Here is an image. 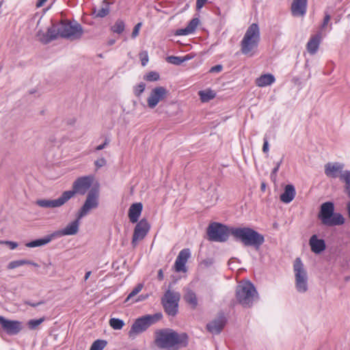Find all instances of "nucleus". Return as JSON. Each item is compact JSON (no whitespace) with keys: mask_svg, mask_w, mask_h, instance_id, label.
Masks as SVG:
<instances>
[{"mask_svg":"<svg viewBox=\"0 0 350 350\" xmlns=\"http://www.w3.org/2000/svg\"><path fill=\"white\" fill-rule=\"evenodd\" d=\"M5 243L8 245L11 250H14L18 247V243L13 241H5Z\"/></svg>","mask_w":350,"mask_h":350,"instance_id":"nucleus-52","label":"nucleus"},{"mask_svg":"<svg viewBox=\"0 0 350 350\" xmlns=\"http://www.w3.org/2000/svg\"><path fill=\"white\" fill-rule=\"evenodd\" d=\"M199 95L202 102H208L215 97L216 94L211 90L200 91Z\"/></svg>","mask_w":350,"mask_h":350,"instance_id":"nucleus-33","label":"nucleus"},{"mask_svg":"<svg viewBox=\"0 0 350 350\" xmlns=\"http://www.w3.org/2000/svg\"><path fill=\"white\" fill-rule=\"evenodd\" d=\"M180 294L171 290H167L161 299V303L165 312L172 317H174L178 312V302Z\"/></svg>","mask_w":350,"mask_h":350,"instance_id":"nucleus-10","label":"nucleus"},{"mask_svg":"<svg viewBox=\"0 0 350 350\" xmlns=\"http://www.w3.org/2000/svg\"><path fill=\"white\" fill-rule=\"evenodd\" d=\"M90 275H91V271L86 272V273L85 275V278H84L85 280H87L89 278V277L90 276Z\"/></svg>","mask_w":350,"mask_h":350,"instance_id":"nucleus-60","label":"nucleus"},{"mask_svg":"<svg viewBox=\"0 0 350 350\" xmlns=\"http://www.w3.org/2000/svg\"><path fill=\"white\" fill-rule=\"evenodd\" d=\"M166 60L168 63L177 66L184 62V59H183L182 57L173 55L167 57Z\"/></svg>","mask_w":350,"mask_h":350,"instance_id":"nucleus-40","label":"nucleus"},{"mask_svg":"<svg viewBox=\"0 0 350 350\" xmlns=\"http://www.w3.org/2000/svg\"><path fill=\"white\" fill-rule=\"evenodd\" d=\"M146 88V84L143 82L138 84L134 88V94L136 96L139 97Z\"/></svg>","mask_w":350,"mask_h":350,"instance_id":"nucleus-42","label":"nucleus"},{"mask_svg":"<svg viewBox=\"0 0 350 350\" xmlns=\"http://www.w3.org/2000/svg\"><path fill=\"white\" fill-rule=\"evenodd\" d=\"M189 257L190 251L189 249H184L179 252L174 264L176 271L185 272L187 271L185 264Z\"/></svg>","mask_w":350,"mask_h":350,"instance_id":"nucleus-19","label":"nucleus"},{"mask_svg":"<svg viewBox=\"0 0 350 350\" xmlns=\"http://www.w3.org/2000/svg\"><path fill=\"white\" fill-rule=\"evenodd\" d=\"M226 324V319L224 314H219L206 324V329L212 334H219Z\"/></svg>","mask_w":350,"mask_h":350,"instance_id":"nucleus-16","label":"nucleus"},{"mask_svg":"<svg viewBox=\"0 0 350 350\" xmlns=\"http://www.w3.org/2000/svg\"><path fill=\"white\" fill-rule=\"evenodd\" d=\"M142 25V23H138L133 28L131 36L133 38H135L139 35V29Z\"/></svg>","mask_w":350,"mask_h":350,"instance_id":"nucleus-46","label":"nucleus"},{"mask_svg":"<svg viewBox=\"0 0 350 350\" xmlns=\"http://www.w3.org/2000/svg\"><path fill=\"white\" fill-rule=\"evenodd\" d=\"M83 34L82 26L77 21L60 22V37L71 41L79 40Z\"/></svg>","mask_w":350,"mask_h":350,"instance_id":"nucleus-8","label":"nucleus"},{"mask_svg":"<svg viewBox=\"0 0 350 350\" xmlns=\"http://www.w3.org/2000/svg\"><path fill=\"white\" fill-rule=\"evenodd\" d=\"M109 325L114 329H121L124 323L121 319L112 318L109 320Z\"/></svg>","mask_w":350,"mask_h":350,"instance_id":"nucleus-36","label":"nucleus"},{"mask_svg":"<svg viewBox=\"0 0 350 350\" xmlns=\"http://www.w3.org/2000/svg\"><path fill=\"white\" fill-rule=\"evenodd\" d=\"M94 180L92 176H85L77 178L72 183V190L64 191L67 200H70L76 194L83 196L91 189Z\"/></svg>","mask_w":350,"mask_h":350,"instance_id":"nucleus-7","label":"nucleus"},{"mask_svg":"<svg viewBox=\"0 0 350 350\" xmlns=\"http://www.w3.org/2000/svg\"><path fill=\"white\" fill-rule=\"evenodd\" d=\"M53 237H55V236L53 235V233L50 235H47L46 237H45L42 239H36V240L32 241L31 242L27 243L25 244V245H26V247H36L43 246L44 245H46L49 242H51V241L52 240V239Z\"/></svg>","mask_w":350,"mask_h":350,"instance_id":"nucleus-29","label":"nucleus"},{"mask_svg":"<svg viewBox=\"0 0 350 350\" xmlns=\"http://www.w3.org/2000/svg\"><path fill=\"white\" fill-rule=\"evenodd\" d=\"M139 55L142 62V65L145 66L148 62V55L147 51H142Z\"/></svg>","mask_w":350,"mask_h":350,"instance_id":"nucleus-45","label":"nucleus"},{"mask_svg":"<svg viewBox=\"0 0 350 350\" xmlns=\"http://www.w3.org/2000/svg\"><path fill=\"white\" fill-rule=\"evenodd\" d=\"M25 304H27V305H29L32 307H36L38 306H40L41 304H44V301H39V302H37V303H31L29 301H25Z\"/></svg>","mask_w":350,"mask_h":350,"instance_id":"nucleus-55","label":"nucleus"},{"mask_svg":"<svg viewBox=\"0 0 350 350\" xmlns=\"http://www.w3.org/2000/svg\"><path fill=\"white\" fill-rule=\"evenodd\" d=\"M125 27V25L123 21L117 20L115 24L111 27V29L113 32L117 33H121L124 31Z\"/></svg>","mask_w":350,"mask_h":350,"instance_id":"nucleus-34","label":"nucleus"},{"mask_svg":"<svg viewBox=\"0 0 350 350\" xmlns=\"http://www.w3.org/2000/svg\"><path fill=\"white\" fill-rule=\"evenodd\" d=\"M159 75L157 72H150L146 76H144V79L148 81H156L159 80Z\"/></svg>","mask_w":350,"mask_h":350,"instance_id":"nucleus-41","label":"nucleus"},{"mask_svg":"<svg viewBox=\"0 0 350 350\" xmlns=\"http://www.w3.org/2000/svg\"><path fill=\"white\" fill-rule=\"evenodd\" d=\"M37 40L40 41L42 44H48L50 42V39L48 38L47 32H44L42 30L38 31L36 34Z\"/></svg>","mask_w":350,"mask_h":350,"instance_id":"nucleus-35","label":"nucleus"},{"mask_svg":"<svg viewBox=\"0 0 350 350\" xmlns=\"http://www.w3.org/2000/svg\"><path fill=\"white\" fill-rule=\"evenodd\" d=\"M68 202L64 193L63 192L60 197L54 200L40 199L36 202V204L42 208H57L63 206Z\"/></svg>","mask_w":350,"mask_h":350,"instance_id":"nucleus-17","label":"nucleus"},{"mask_svg":"<svg viewBox=\"0 0 350 350\" xmlns=\"http://www.w3.org/2000/svg\"><path fill=\"white\" fill-rule=\"evenodd\" d=\"M207 234L211 241L224 242L228 239L230 229L221 224L213 223L208 226Z\"/></svg>","mask_w":350,"mask_h":350,"instance_id":"nucleus-12","label":"nucleus"},{"mask_svg":"<svg viewBox=\"0 0 350 350\" xmlns=\"http://www.w3.org/2000/svg\"><path fill=\"white\" fill-rule=\"evenodd\" d=\"M154 342L162 349L179 350L188 345L189 336L185 332L178 333L172 329H160L154 332Z\"/></svg>","mask_w":350,"mask_h":350,"instance_id":"nucleus-1","label":"nucleus"},{"mask_svg":"<svg viewBox=\"0 0 350 350\" xmlns=\"http://www.w3.org/2000/svg\"><path fill=\"white\" fill-rule=\"evenodd\" d=\"M48 38L50 39V42L57 39L60 36V23L57 24H53L47 29Z\"/></svg>","mask_w":350,"mask_h":350,"instance_id":"nucleus-31","label":"nucleus"},{"mask_svg":"<svg viewBox=\"0 0 350 350\" xmlns=\"http://www.w3.org/2000/svg\"><path fill=\"white\" fill-rule=\"evenodd\" d=\"M309 244L312 252L315 254H320L325 250L326 245L323 239H319L316 234L312 235L310 240Z\"/></svg>","mask_w":350,"mask_h":350,"instance_id":"nucleus-21","label":"nucleus"},{"mask_svg":"<svg viewBox=\"0 0 350 350\" xmlns=\"http://www.w3.org/2000/svg\"><path fill=\"white\" fill-rule=\"evenodd\" d=\"M280 165V163H278L276 166L272 170V172H271V178L273 180H274V181L275 180L276 174H277V172H278V171L279 170Z\"/></svg>","mask_w":350,"mask_h":350,"instance_id":"nucleus-47","label":"nucleus"},{"mask_svg":"<svg viewBox=\"0 0 350 350\" xmlns=\"http://www.w3.org/2000/svg\"><path fill=\"white\" fill-rule=\"evenodd\" d=\"M81 218H79V215L77 214V218L69 223L64 228L56 231L53 233L55 237H62L75 235L79 232L80 220Z\"/></svg>","mask_w":350,"mask_h":350,"instance_id":"nucleus-18","label":"nucleus"},{"mask_svg":"<svg viewBox=\"0 0 350 350\" xmlns=\"http://www.w3.org/2000/svg\"><path fill=\"white\" fill-rule=\"evenodd\" d=\"M340 178L347 185L350 186V171H344L341 173Z\"/></svg>","mask_w":350,"mask_h":350,"instance_id":"nucleus-43","label":"nucleus"},{"mask_svg":"<svg viewBox=\"0 0 350 350\" xmlns=\"http://www.w3.org/2000/svg\"><path fill=\"white\" fill-rule=\"evenodd\" d=\"M269 150V143L267 139H264V144L262 146V151L264 152H267Z\"/></svg>","mask_w":350,"mask_h":350,"instance_id":"nucleus-53","label":"nucleus"},{"mask_svg":"<svg viewBox=\"0 0 350 350\" xmlns=\"http://www.w3.org/2000/svg\"><path fill=\"white\" fill-rule=\"evenodd\" d=\"M183 59H184V62L187 61V60H189L193 58V56L190 55H187L184 57H182Z\"/></svg>","mask_w":350,"mask_h":350,"instance_id":"nucleus-58","label":"nucleus"},{"mask_svg":"<svg viewBox=\"0 0 350 350\" xmlns=\"http://www.w3.org/2000/svg\"><path fill=\"white\" fill-rule=\"evenodd\" d=\"M260 42V29L256 23H252L247 28L241 42V51L243 54L252 57Z\"/></svg>","mask_w":350,"mask_h":350,"instance_id":"nucleus-3","label":"nucleus"},{"mask_svg":"<svg viewBox=\"0 0 350 350\" xmlns=\"http://www.w3.org/2000/svg\"><path fill=\"white\" fill-rule=\"evenodd\" d=\"M24 265H33L36 267H39V265L37 263H36L31 260H19L12 261L11 262H10V264L8 265V268L9 269H14V268H16L19 266H22Z\"/></svg>","mask_w":350,"mask_h":350,"instance_id":"nucleus-32","label":"nucleus"},{"mask_svg":"<svg viewBox=\"0 0 350 350\" xmlns=\"http://www.w3.org/2000/svg\"><path fill=\"white\" fill-rule=\"evenodd\" d=\"M107 343L106 340H96L92 343L90 350H103L106 347Z\"/></svg>","mask_w":350,"mask_h":350,"instance_id":"nucleus-37","label":"nucleus"},{"mask_svg":"<svg viewBox=\"0 0 350 350\" xmlns=\"http://www.w3.org/2000/svg\"><path fill=\"white\" fill-rule=\"evenodd\" d=\"M200 24V20L198 18L191 19L185 28L178 29L176 34L178 36L188 35L193 33L198 25Z\"/></svg>","mask_w":350,"mask_h":350,"instance_id":"nucleus-25","label":"nucleus"},{"mask_svg":"<svg viewBox=\"0 0 350 350\" xmlns=\"http://www.w3.org/2000/svg\"><path fill=\"white\" fill-rule=\"evenodd\" d=\"M308 0H293L291 5L292 14L295 16H304L306 12Z\"/></svg>","mask_w":350,"mask_h":350,"instance_id":"nucleus-20","label":"nucleus"},{"mask_svg":"<svg viewBox=\"0 0 350 350\" xmlns=\"http://www.w3.org/2000/svg\"><path fill=\"white\" fill-rule=\"evenodd\" d=\"M99 205V190L93 187L88 193L84 204L77 213L79 218L86 216L92 210L96 209Z\"/></svg>","mask_w":350,"mask_h":350,"instance_id":"nucleus-11","label":"nucleus"},{"mask_svg":"<svg viewBox=\"0 0 350 350\" xmlns=\"http://www.w3.org/2000/svg\"><path fill=\"white\" fill-rule=\"evenodd\" d=\"M183 299L187 303L192 309H196L198 305V298L195 292L187 288L183 295Z\"/></svg>","mask_w":350,"mask_h":350,"instance_id":"nucleus-26","label":"nucleus"},{"mask_svg":"<svg viewBox=\"0 0 350 350\" xmlns=\"http://www.w3.org/2000/svg\"><path fill=\"white\" fill-rule=\"evenodd\" d=\"M342 164L338 163H328L325 165V174L328 177L336 178L338 174L342 172Z\"/></svg>","mask_w":350,"mask_h":350,"instance_id":"nucleus-23","label":"nucleus"},{"mask_svg":"<svg viewBox=\"0 0 350 350\" xmlns=\"http://www.w3.org/2000/svg\"><path fill=\"white\" fill-rule=\"evenodd\" d=\"M330 15L328 14H325V16L324 17V19H323V23L321 25V28H324L327 25V23H329V20H330Z\"/></svg>","mask_w":350,"mask_h":350,"instance_id":"nucleus-51","label":"nucleus"},{"mask_svg":"<svg viewBox=\"0 0 350 350\" xmlns=\"http://www.w3.org/2000/svg\"><path fill=\"white\" fill-rule=\"evenodd\" d=\"M109 13V3L107 0L103 1L101 8L98 9L94 8L93 10V14L95 15V17L98 18H103L108 15Z\"/></svg>","mask_w":350,"mask_h":350,"instance_id":"nucleus-30","label":"nucleus"},{"mask_svg":"<svg viewBox=\"0 0 350 350\" xmlns=\"http://www.w3.org/2000/svg\"><path fill=\"white\" fill-rule=\"evenodd\" d=\"M346 190L348 192L349 196H350V186L347 185Z\"/></svg>","mask_w":350,"mask_h":350,"instance_id":"nucleus-62","label":"nucleus"},{"mask_svg":"<svg viewBox=\"0 0 350 350\" xmlns=\"http://www.w3.org/2000/svg\"><path fill=\"white\" fill-rule=\"evenodd\" d=\"M296 194L295 187L293 185L285 186L284 191L280 195V200L286 204L290 203L295 198Z\"/></svg>","mask_w":350,"mask_h":350,"instance_id":"nucleus-24","label":"nucleus"},{"mask_svg":"<svg viewBox=\"0 0 350 350\" xmlns=\"http://www.w3.org/2000/svg\"><path fill=\"white\" fill-rule=\"evenodd\" d=\"M222 70L221 65H216L210 69V72H219Z\"/></svg>","mask_w":350,"mask_h":350,"instance_id":"nucleus-50","label":"nucleus"},{"mask_svg":"<svg viewBox=\"0 0 350 350\" xmlns=\"http://www.w3.org/2000/svg\"><path fill=\"white\" fill-rule=\"evenodd\" d=\"M208 0H196V9L200 10Z\"/></svg>","mask_w":350,"mask_h":350,"instance_id":"nucleus-49","label":"nucleus"},{"mask_svg":"<svg viewBox=\"0 0 350 350\" xmlns=\"http://www.w3.org/2000/svg\"><path fill=\"white\" fill-rule=\"evenodd\" d=\"M321 36L320 33H318L310 38L307 44V50L308 51L313 55L314 54L319 46V44L321 42Z\"/></svg>","mask_w":350,"mask_h":350,"instance_id":"nucleus-27","label":"nucleus"},{"mask_svg":"<svg viewBox=\"0 0 350 350\" xmlns=\"http://www.w3.org/2000/svg\"><path fill=\"white\" fill-rule=\"evenodd\" d=\"M260 189L262 191H265L266 189V184L265 183L262 182L260 185Z\"/></svg>","mask_w":350,"mask_h":350,"instance_id":"nucleus-59","label":"nucleus"},{"mask_svg":"<svg viewBox=\"0 0 350 350\" xmlns=\"http://www.w3.org/2000/svg\"><path fill=\"white\" fill-rule=\"evenodd\" d=\"M143 206L141 202H137L131 204L129 209V217L130 221L133 224L137 222L141 215Z\"/></svg>","mask_w":350,"mask_h":350,"instance_id":"nucleus-22","label":"nucleus"},{"mask_svg":"<svg viewBox=\"0 0 350 350\" xmlns=\"http://www.w3.org/2000/svg\"><path fill=\"white\" fill-rule=\"evenodd\" d=\"M144 284L142 283L138 284L133 290L129 294L126 299H125V301H128L129 299L135 297L136 295H137L143 288Z\"/></svg>","mask_w":350,"mask_h":350,"instance_id":"nucleus-39","label":"nucleus"},{"mask_svg":"<svg viewBox=\"0 0 350 350\" xmlns=\"http://www.w3.org/2000/svg\"><path fill=\"white\" fill-rule=\"evenodd\" d=\"M44 320V317L39 319H31L27 322V325L30 329H36Z\"/></svg>","mask_w":350,"mask_h":350,"instance_id":"nucleus-38","label":"nucleus"},{"mask_svg":"<svg viewBox=\"0 0 350 350\" xmlns=\"http://www.w3.org/2000/svg\"><path fill=\"white\" fill-rule=\"evenodd\" d=\"M109 143V139L108 138H106L105 140V142L98 146L96 147L95 150L96 151L101 150L104 149Z\"/></svg>","mask_w":350,"mask_h":350,"instance_id":"nucleus-48","label":"nucleus"},{"mask_svg":"<svg viewBox=\"0 0 350 350\" xmlns=\"http://www.w3.org/2000/svg\"><path fill=\"white\" fill-rule=\"evenodd\" d=\"M162 318L161 313L146 315L135 320L129 332V336H135L146 331L150 325L157 323Z\"/></svg>","mask_w":350,"mask_h":350,"instance_id":"nucleus-9","label":"nucleus"},{"mask_svg":"<svg viewBox=\"0 0 350 350\" xmlns=\"http://www.w3.org/2000/svg\"><path fill=\"white\" fill-rule=\"evenodd\" d=\"M167 94V90L164 87L159 86L152 89L147 99L148 106L150 109L154 108L161 100L166 97Z\"/></svg>","mask_w":350,"mask_h":350,"instance_id":"nucleus-14","label":"nucleus"},{"mask_svg":"<svg viewBox=\"0 0 350 350\" xmlns=\"http://www.w3.org/2000/svg\"><path fill=\"white\" fill-rule=\"evenodd\" d=\"M0 324L3 331L9 335H16L23 329L22 322L8 320L2 316H0Z\"/></svg>","mask_w":350,"mask_h":350,"instance_id":"nucleus-15","label":"nucleus"},{"mask_svg":"<svg viewBox=\"0 0 350 350\" xmlns=\"http://www.w3.org/2000/svg\"><path fill=\"white\" fill-rule=\"evenodd\" d=\"M148 296L149 295L148 294L147 295H141L138 296V297L136 299L135 302L144 301L145 299H146L148 297Z\"/></svg>","mask_w":350,"mask_h":350,"instance_id":"nucleus-54","label":"nucleus"},{"mask_svg":"<svg viewBox=\"0 0 350 350\" xmlns=\"http://www.w3.org/2000/svg\"><path fill=\"white\" fill-rule=\"evenodd\" d=\"M107 160L104 157L98 158L97 160L94 161V165L96 166V170H98L100 167L106 165Z\"/></svg>","mask_w":350,"mask_h":350,"instance_id":"nucleus-44","label":"nucleus"},{"mask_svg":"<svg viewBox=\"0 0 350 350\" xmlns=\"http://www.w3.org/2000/svg\"><path fill=\"white\" fill-rule=\"evenodd\" d=\"M293 271L297 291L300 293H306L308 289V276L307 271L299 258H297L294 261Z\"/></svg>","mask_w":350,"mask_h":350,"instance_id":"nucleus-6","label":"nucleus"},{"mask_svg":"<svg viewBox=\"0 0 350 350\" xmlns=\"http://www.w3.org/2000/svg\"><path fill=\"white\" fill-rule=\"evenodd\" d=\"M47 0H38L36 3V7L40 8L44 5V4L46 2Z\"/></svg>","mask_w":350,"mask_h":350,"instance_id":"nucleus-56","label":"nucleus"},{"mask_svg":"<svg viewBox=\"0 0 350 350\" xmlns=\"http://www.w3.org/2000/svg\"><path fill=\"white\" fill-rule=\"evenodd\" d=\"M236 297L239 303L245 308H250L258 299V293L250 282H241L237 286Z\"/></svg>","mask_w":350,"mask_h":350,"instance_id":"nucleus-5","label":"nucleus"},{"mask_svg":"<svg viewBox=\"0 0 350 350\" xmlns=\"http://www.w3.org/2000/svg\"><path fill=\"white\" fill-rule=\"evenodd\" d=\"M158 279L162 280L163 279V273L162 269H159L158 271Z\"/></svg>","mask_w":350,"mask_h":350,"instance_id":"nucleus-57","label":"nucleus"},{"mask_svg":"<svg viewBox=\"0 0 350 350\" xmlns=\"http://www.w3.org/2000/svg\"><path fill=\"white\" fill-rule=\"evenodd\" d=\"M114 43H115V40H113V39H112V40H109L108 41V44H109V45H113Z\"/></svg>","mask_w":350,"mask_h":350,"instance_id":"nucleus-61","label":"nucleus"},{"mask_svg":"<svg viewBox=\"0 0 350 350\" xmlns=\"http://www.w3.org/2000/svg\"><path fill=\"white\" fill-rule=\"evenodd\" d=\"M150 228V225L146 219H142L135 226L132 237L131 244L135 247L138 242L143 240L147 235Z\"/></svg>","mask_w":350,"mask_h":350,"instance_id":"nucleus-13","label":"nucleus"},{"mask_svg":"<svg viewBox=\"0 0 350 350\" xmlns=\"http://www.w3.org/2000/svg\"><path fill=\"white\" fill-rule=\"evenodd\" d=\"M230 234L243 245L252 246L256 249H258L265 242L262 234L249 227L232 228Z\"/></svg>","mask_w":350,"mask_h":350,"instance_id":"nucleus-2","label":"nucleus"},{"mask_svg":"<svg viewBox=\"0 0 350 350\" xmlns=\"http://www.w3.org/2000/svg\"><path fill=\"white\" fill-rule=\"evenodd\" d=\"M275 81L274 76L271 74H265L256 79V84L258 87L269 85Z\"/></svg>","mask_w":350,"mask_h":350,"instance_id":"nucleus-28","label":"nucleus"},{"mask_svg":"<svg viewBox=\"0 0 350 350\" xmlns=\"http://www.w3.org/2000/svg\"><path fill=\"white\" fill-rule=\"evenodd\" d=\"M322 224L327 226H340L345 223L342 214L334 212V204L332 202L323 203L318 215Z\"/></svg>","mask_w":350,"mask_h":350,"instance_id":"nucleus-4","label":"nucleus"}]
</instances>
